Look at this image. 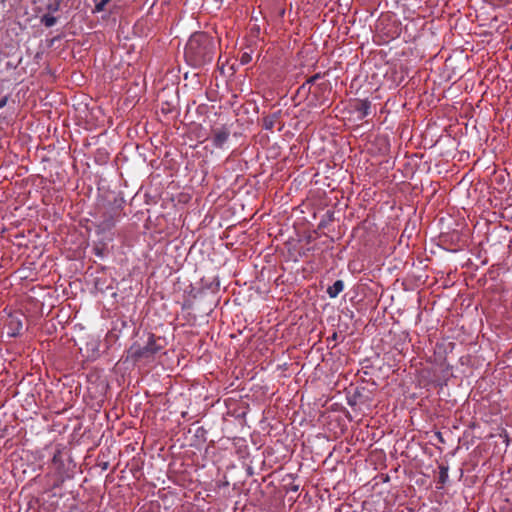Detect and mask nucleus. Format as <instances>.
Masks as SVG:
<instances>
[{"mask_svg": "<svg viewBox=\"0 0 512 512\" xmlns=\"http://www.w3.org/2000/svg\"><path fill=\"white\" fill-rule=\"evenodd\" d=\"M165 339L156 336L153 333H149L147 342L144 346H141L138 343H133L129 350V357L134 362H141V361H152L156 354H158L160 351H162L165 348Z\"/></svg>", "mask_w": 512, "mask_h": 512, "instance_id": "nucleus-3", "label": "nucleus"}, {"mask_svg": "<svg viewBox=\"0 0 512 512\" xmlns=\"http://www.w3.org/2000/svg\"><path fill=\"white\" fill-rule=\"evenodd\" d=\"M447 479H448V468L441 466L440 472H439V482L441 484H444L447 481Z\"/></svg>", "mask_w": 512, "mask_h": 512, "instance_id": "nucleus-13", "label": "nucleus"}, {"mask_svg": "<svg viewBox=\"0 0 512 512\" xmlns=\"http://www.w3.org/2000/svg\"><path fill=\"white\" fill-rule=\"evenodd\" d=\"M121 217V212L115 210L113 212H104L102 215V219L96 224V231L98 234L105 233L111 230L116 222Z\"/></svg>", "mask_w": 512, "mask_h": 512, "instance_id": "nucleus-4", "label": "nucleus"}, {"mask_svg": "<svg viewBox=\"0 0 512 512\" xmlns=\"http://www.w3.org/2000/svg\"><path fill=\"white\" fill-rule=\"evenodd\" d=\"M494 4L500 5L509 2V0H491Z\"/></svg>", "mask_w": 512, "mask_h": 512, "instance_id": "nucleus-16", "label": "nucleus"}, {"mask_svg": "<svg viewBox=\"0 0 512 512\" xmlns=\"http://www.w3.org/2000/svg\"><path fill=\"white\" fill-rule=\"evenodd\" d=\"M321 78V74L320 73H317L311 77H309L306 82L302 85V87L304 88L306 85H312L314 84L318 79Z\"/></svg>", "mask_w": 512, "mask_h": 512, "instance_id": "nucleus-14", "label": "nucleus"}, {"mask_svg": "<svg viewBox=\"0 0 512 512\" xmlns=\"http://www.w3.org/2000/svg\"><path fill=\"white\" fill-rule=\"evenodd\" d=\"M291 490L297 491L298 490V486H292Z\"/></svg>", "mask_w": 512, "mask_h": 512, "instance_id": "nucleus-17", "label": "nucleus"}, {"mask_svg": "<svg viewBox=\"0 0 512 512\" xmlns=\"http://www.w3.org/2000/svg\"><path fill=\"white\" fill-rule=\"evenodd\" d=\"M277 115H270L263 119V128L266 130H272L274 128V124L277 121Z\"/></svg>", "mask_w": 512, "mask_h": 512, "instance_id": "nucleus-9", "label": "nucleus"}, {"mask_svg": "<svg viewBox=\"0 0 512 512\" xmlns=\"http://www.w3.org/2000/svg\"><path fill=\"white\" fill-rule=\"evenodd\" d=\"M351 107L354 112L357 113V117L363 120L371 113V101L368 99H354L351 103Z\"/></svg>", "mask_w": 512, "mask_h": 512, "instance_id": "nucleus-6", "label": "nucleus"}, {"mask_svg": "<svg viewBox=\"0 0 512 512\" xmlns=\"http://www.w3.org/2000/svg\"><path fill=\"white\" fill-rule=\"evenodd\" d=\"M22 315L10 314L6 321L7 334L10 337H17L22 333L23 330V319Z\"/></svg>", "mask_w": 512, "mask_h": 512, "instance_id": "nucleus-5", "label": "nucleus"}, {"mask_svg": "<svg viewBox=\"0 0 512 512\" xmlns=\"http://www.w3.org/2000/svg\"><path fill=\"white\" fill-rule=\"evenodd\" d=\"M214 39L206 32L193 33L184 49V58L188 65L199 68L210 63L215 55Z\"/></svg>", "mask_w": 512, "mask_h": 512, "instance_id": "nucleus-1", "label": "nucleus"}, {"mask_svg": "<svg viewBox=\"0 0 512 512\" xmlns=\"http://www.w3.org/2000/svg\"><path fill=\"white\" fill-rule=\"evenodd\" d=\"M252 50L249 51H241L239 56V61L242 65H247L252 61Z\"/></svg>", "mask_w": 512, "mask_h": 512, "instance_id": "nucleus-10", "label": "nucleus"}, {"mask_svg": "<svg viewBox=\"0 0 512 512\" xmlns=\"http://www.w3.org/2000/svg\"><path fill=\"white\" fill-rule=\"evenodd\" d=\"M51 469L47 478L51 482V488L56 489L74 477L76 464L70 458L64 459L62 451L58 449L53 455Z\"/></svg>", "mask_w": 512, "mask_h": 512, "instance_id": "nucleus-2", "label": "nucleus"}, {"mask_svg": "<svg viewBox=\"0 0 512 512\" xmlns=\"http://www.w3.org/2000/svg\"><path fill=\"white\" fill-rule=\"evenodd\" d=\"M344 289V283L342 280H337L333 285L327 288V294L330 298H336Z\"/></svg>", "mask_w": 512, "mask_h": 512, "instance_id": "nucleus-8", "label": "nucleus"}, {"mask_svg": "<svg viewBox=\"0 0 512 512\" xmlns=\"http://www.w3.org/2000/svg\"><path fill=\"white\" fill-rule=\"evenodd\" d=\"M110 1L111 0H94V2H95L94 12H102V11H104L105 8H106V5Z\"/></svg>", "mask_w": 512, "mask_h": 512, "instance_id": "nucleus-12", "label": "nucleus"}, {"mask_svg": "<svg viewBox=\"0 0 512 512\" xmlns=\"http://www.w3.org/2000/svg\"><path fill=\"white\" fill-rule=\"evenodd\" d=\"M7 99H8L7 96H4L3 98L0 99V109L6 105Z\"/></svg>", "mask_w": 512, "mask_h": 512, "instance_id": "nucleus-15", "label": "nucleus"}, {"mask_svg": "<svg viewBox=\"0 0 512 512\" xmlns=\"http://www.w3.org/2000/svg\"><path fill=\"white\" fill-rule=\"evenodd\" d=\"M230 137V131L227 127L222 126L221 128H216L212 130V144L216 148H223L224 144L228 141Z\"/></svg>", "mask_w": 512, "mask_h": 512, "instance_id": "nucleus-7", "label": "nucleus"}, {"mask_svg": "<svg viewBox=\"0 0 512 512\" xmlns=\"http://www.w3.org/2000/svg\"><path fill=\"white\" fill-rule=\"evenodd\" d=\"M41 22L46 26V27H52L53 25H55L56 23V18L50 14H45L42 19H41Z\"/></svg>", "mask_w": 512, "mask_h": 512, "instance_id": "nucleus-11", "label": "nucleus"}]
</instances>
